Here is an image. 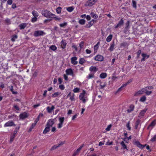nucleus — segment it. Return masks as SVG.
Returning a JSON list of instances; mask_svg holds the SVG:
<instances>
[{
	"label": "nucleus",
	"instance_id": "f257e3e1",
	"mask_svg": "<svg viewBox=\"0 0 156 156\" xmlns=\"http://www.w3.org/2000/svg\"><path fill=\"white\" fill-rule=\"evenodd\" d=\"M41 13L43 16L45 17L48 18L49 21H50V19H51L52 16H54V14L47 10H42Z\"/></svg>",
	"mask_w": 156,
	"mask_h": 156
},
{
	"label": "nucleus",
	"instance_id": "f03ea898",
	"mask_svg": "<svg viewBox=\"0 0 156 156\" xmlns=\"http://www.w3.org/2000/svg\"><path fill=\"white\" fill-rule=\"evenodd\" d=\"M86 91L83 90L82 93H81L79 96V99L81 100L83 103H85L88 99L87 97H85V95L86 94Z\"/></svg>",
	"mask_w": 156,
	"mask_h": 156
},
{
	"label": "nucleus",
	"instance_id": "7ed1b4c3",
	"mask_svg": "<svg viewBox=\"0 0 156 156\" xmlns=\"http://www.w3.org/2000/svg\"><path fill=\"white\" fill-rule=\"evenodd\" d=\"M46 33L43 31L41 30H37L34 31V36L36 37L43 36L45 35Z\"/></svg>",
	"mask_w": 156,
	"mask_h": 156
},
{
	"label": "nucleus",
	"instance_id": "20e7f679",
	"mask_svg": "<svg viewBox=\"0 0 156 156\" xmlns=\"http://www.w3.org/2000/svg\"><path fill=\"white\" fill-rule=\"evenodd\" d=\"M97 0H89L85 3V5L86 6H91L94 5Z\"/></svg>",
	"mask_w": 156,
	"mask_h": 156
},
{
	"label": "nucleus",
	"instance_id": "39448f33",
	"mask_svg": "<svg viewBox=\"0 0 156 156\" xmlns=\"http://www.w3.org/2000/svg\"><path fill=\"white\" fill-rule=\"evenodd\" d=\"M15 126V124L12 121H9L6 122L4 125L5 127Z\"/></svg>",
	"mask_w": 156,
	"mask_h": 156
},
{
	"label": "nucleus",
	"instance_id": "423d86ee",
	"mask_svg": "<svg viewBox=\"0 0 156 156\" xmlns=\"http://www.w3.org/2000/svg\"><path fill=\"white\" fill-rule=\"evenodd\" d=\"M94 59L95 61H102L103 60L104 57L102 55H98L94 57Z\"/></svg>",
	"mask_w": 156,
	"mask_h": 156
},
{
	"label": "nucleus",
	"instance_id": "0eeeda50",
	"mask_svg": "<svg viewBox=\"0 0 156 156\" xmlns=\"http://www.w3.org/2000/svg\"><path fill=\"white\" fill-rule=\"evenodd\" d=\"M55 123L54 119H50L49 120L46 124V126L49 127H51Z\"/></svg>",
	"mask_w": 156,
	"mask_h": 156
},
{
	"label": "nucleus",
	"instance_id": "6e6552de",
	"mask_svg": "<svg viewBox=\"0 0 156 156\" xmlns=\"http://www.w3.org/2000/svg\"><path fill=\"white\" fill-rule=\"evenodd\" d=\"M134 144L140 149L143 148L146 145H142L138 141H136L134 142Z\"/></svg>",
	"mask_w": 156,
	"mask_h": 156
},
{
	"label": "nucleus",
	"instance_id": "1a4fd4ad",
	"mask_svg": "<svg viewBox=\"0 0 156 156\" xmlns=\"http://www.w3.org/2000/svg\"><path fill=\"white\" fill-rule=\"evenodd\" d=\"M77 58L76 57H72L71 58V63L74 65H76L78 63V62L76 61Z\"/></svg>",
	"mask_w": 156,
	"mask_h": 156
},
{
	"label": "nucleus",
	"instance_id": "9d476101",
	"mask_svg": "<svg viewBox=\"0 0 156 156\" xmlns=\"http://www.w3.org/2000/svg\"><path fill=\"white\" fill-rule=\"evenodd\" d=\"M20 118L21 119H24L28 117L27 113L26 112H23L20 115Z\"/></svg>",
	"mask_w": 156,
	"mask_h": 156
},
{
	"label": "nucleus",
	"instance_id": "9b49d317",
	"mask_svg": "<svg viewBox=\"0 0 156 156\" xmlns=\"http://www.w3.org/2000/svg\"><path fill=\"white\" fill-rule=\"evenodd\" d=\"M83 144H82L80 147L73 154V156H76L78 154V153L80 151L82 148L83 147Z\"/></svg>",
	"mask_w": 156,
	"mask_h": 156
},
{
	"label": "nucleus",
	"instance_id": "f8f14e48",
	"mask_svg": "<svg viewBox=\"0 0 156 156\" xmlns=\"http://www.w3.org/2000/svg\"><path fill=\"white\" fill-rule=\"evenodd\" d=\"M55 107L54 105H52L51 107L48 106L46 108L47 111L48 113H51L52 111L55 109Z\"/></svg>",
	"mask_w": 156,
	"mask_h": 156
},
{
	"label": "nucleus",
	"instance_id": "ddd939ff",
	"mask_svg": "<svg viewBox=\"0 0 156 156\" xmlns=\"http://www.w3.org/2000/svg\"><path fill=\"white\" fill-rule=\"evenodd\" d=\"M67 43L66 41L63 39L62 40L61 42V47L62 48H65L66 46Z\"/></svg>",
	"mask_w": 156,
	"mask_h": 156
},
{
	"label": "nucleus",
	"instance_id": "4468645a",
	"mask_svg": "<svg viewBox=\"0 0 156 156\" xmlns=\"http://www.w3.org/2000/svg\"><path fill=\"white\" fill-rule=\"evenodd\" d=\"M142 56L143 58L141 60V62L144 61L147 58L149 57V55H148L144 53L142 54Z\"/></svg>",
	"mask_w": 156,
	"mask_h": 156
},
{
	"label": "nucleus",
	"instance_id": "2eb2a0df",
	"mask_svg": "<svg viewBox=\"0 0 156 156\" xmlns=\"http://www.w3.org/2000/svg\"><path fill=\"white\" fill-rule=\"evenodd\" d=\"M156 124V119H155L153 120L151 123L148 126V129L151 128L152 129L153 127H154Z\"/></svg>",
	"mask_w": 156,
	"mask_h": 156
},
{
	"label": "nucleus",
	"instance_id": "dca6fc26",
	"mask_svg": "<svg viewBox=\"0 0 156 156\" xmlns=\"http://www.w3.org/2000/svg\"><path fill=\"white\" fill-rule=\"evenodd\" d=\"M147 110V109L145 108L144 109L141 110L139 114V117H141L144 116Z\"/></svg>",
	"mask_w": 156,
	"mask_h": 156
},
{
	"label": "nucleus",
	"instance_id": "f3484780",
	"mask_svg": "<svg viewBox=\"0 0 156 156\" xmlns=\"http://www.w3.org/2000/svg\"><path fill=\"white\" fill-rule=\"evenodd\" d=\"M124 23V21L122 18L121 20L118 23L117 25L115 26V28H117L123 25Z\"/></svg>",
	"mask_w": 156,
	"mask_h": 156
},
{
	"label": "nucleus",
	"instance_id": "a211bd4d",
	"mask_svg": "<svg viewBox=\"0 0 156 156\" xmlns=\"http://www.w3.org/2000/svg\"><path fill=\"white\" fill-rule=\"evenodd\" d=\"M134 105H131L129 107V108L127 110V113H129L133 111L134 109Z\"/></svg>",
	"mask_w": 156,
	"mask_h": 156
},
{
	"label": "nucleus",
	"instance_id": "6ab92c4d",
	"mask_svg": "<svg viewBox=\"0 0 156 156\" xmlns=\"http://www.w3.org/2000/svg\"><path fill=\"white\" fill-rule=\"evenodd\" d=\"M153 89V87L152 86L147 87L144 88H143V90L144 92V93H146V92L148 91L149 90H151Z\"/></svg>",
	"mask_w": 156,
	"mask_h": 156
},
{
	"label": "nucleus",
	"instance_id": "aec40b11",
	"mask_svg": "<svg viewBox=\"0 0 156 156\" xmlns=\"http://www.w3.org/2000/svg\"><path fill=\"white\" fill-rule=\"evenodd\" d=\"M66 72L67 75H72L73 74V71L71 69H67Z\"/></svg>",
	"mask_w": 156,
	"mask_h": 156
},
{
	"label": "nucleus",
	"instance_id": "412c9836",
	"mask_svg": "<svg viewBox=\"0 0 156 156\" xmlns=\"http://www.w3.org/2000/svg\"><path fill=\"white\" fill-rule=\"evenodd\" d=\"M89 70L90 71L92 72V73H94L97 72L98 71V69L96 67L91 66L90 67Z\"/></svg>",
	"mask_w": 156,
	"mask_h": 156
},
{
	"label": "nucleus",
	"instance_id": "4be33fe9",
	"mask_svg": "<svg viewBox=\"0 0 156 156\" xmlns=\"http://www.w3.org/2000/svg\"><path fill=\"white\" fill-rule=\"evenodd\" d=\"M27 26V23H23L20 24L19 25V26L20 30L24 29Z\"/></svg>",
	"mask_w": 156,
	"mask_h": 156
},
{
	"label": "nucleus",
	"instance_id": "5701e85b",
	"mask_svg": "<svg viewBox=\"0 0 156 156\" xmlns=\"http://www.w3.org/2000/svg\"><path fill=\"white\" fill-rule=\"evenodd\" d=\"M144 93V92L143 88H142L140 90L136 92L135 94V96H138L140 94H142Z\"/></svg>",
	"mask_w": 156,
	"mask_h": 156
},
{
	"label": "nucleus",
	"instance_id": "b1692460",
	"mask_svg": "<svg viewBox=\"0 0 156 156\" xmlns=\"http://www.w3.org/2000/svg\"><path fill=\"white\" fill-rule=\"evenodd\" d=\"M94 20H92V21L89 22L86 25L85 27L87 28L90 27L93 25V23L92 22L94 21Z\"/></svg>",
	"mask_w": 156,
	"mask_h": 156
},
{
	"label": "nucleus",
	"instance_id": "393cba45",
	"mask_svg": "<svg viewBox=\"0 0 156 156\" xmlns=\"http://www.w3.org/2000/svg\"><path fill=\"white\" fill-rule=\"evenodd\" d=\"M50 130V127L48 126H46L45 129L43 131V133L46 134L48 132H49Z\"/></svg>",
	"mask_w": 156,
	"mask_h": 156
},
{
	"label": "nucleus",
	"instance_id": "a878e982",
	"mask_svg": "<svg viewBox=\"0 0 156 156\" xmlns=\"http://www.w3.org/2000/svg\"><path fill=\"white\" fill-rule=\"evenodd\" d=\"M94 73L91 72L90 73L88 76H87V79H90L94 77Z\"/></svg>",
	"mask_w": 156,
	"mask_h": 156
},
{
	"label": "nucleus",
	"instance_id": "bb28decb",
	"mask_svg": "<svg viewBox=\"0 0 156 156\" xmlns=\"http://www.w3.org/2000/svg\"><path fill=\"white\" fill-rule=\"evenodd\" d=\"M120 144L122 145V148L123 149H126L127 150H128L127 148V147L126 146V145L125 144L124 141H122V142H121V143H120Z\"/></svg>",
	"mask_w": 156,
	"mask_h": 156
},
{
	"label": "nucleus",
	"instance_id": "cd10ccee",
	"mask_svg": "<svg viewBox=\"0 0 156 156\" xmlns=\"http://www.w3.org/2000/svg\"><path fill=\"white\" fill-rule=\"evenodd\" d=\"M100 44L99 42H98L97 44L94 46V52L95 53L97 52V50L99 48L98 44Z\"/></svg>",
	"mask_w": 156,
	"mask_h": 156
},
{
	"label": "nucleus",
	"instance_id": "c85d7f7f",
	"mask_svg": "<svg viewBox=\"0 0 156 156\" xmlns=\"http://www.w3.org/2000/svg\"><path fill=\"white\" fill-rule=\"evenodd\" d=\"M32 13L34 17H37L38 16V13L35 10L33 11L32 12Z\"/></svg>",
	"mask_w": 156,
	"mask_h": 156
},
{
	"label": "nucleus",
	"instance_id": "c756f323",
	"mask_svg": "<svg viewBox=\"0 0 156 156\" xmlns=\"http://www.w3.org/2000/svg\"><path fill=\"white\" fill-rule=\"evenodd\" d=\"M107 76V74L105 73H101L100 75V77L101 79L105 78Z\"/></svg>",
	"mask_w": 156,
	"mask_h": 156
},
{
	"label": "nucleus",
	"instance_id": "7c9ffc66",
	"mask_svg": "<svg viewBox=\"0 0 156 156\" xmlns=\"http://www.w3.org/2000/svg\"><path fill=\"white\" fill-rule=\"evenodd\" d=\"M54 16H52V18L51 19H50V21H51L54 18L55 19V20H58L59 21L60 20V18L56 16L54 14Z\"/></svg>",
	"mask_w": 156,
	"mask_h": 156
},
{
	"label": "nucleus",
	"instance_id": "2f4dec72",
	"mask_svg": "<svg viewBox=\"0 0 156 156\" xmlns=\"http://www.w3.org/2000/svg\"><path fill=\"white\" fill-rule=\"evenodd\" d=\"M61 94V92H56L52 95V97L53 98H55Z\"/></svg>",
	"mask_w": 156,
	"mask_h": 156
},
{
	"label": "nucleus",
	"instance_id": "473e14b6",
	"mask_svg": "<svg viewBox=\"0 0 156 156\" xmlns=\"http://www.w3.org/2000/svg\"><path fill=\"white\" fill-rule=\"evenodd\" d=\"M86 21L84 19H80L79 21V23L81 25H84L85 24Z\"/></svg>",
	"mask_w": 156,
	"mask_h": 156
},
{
	"label": "nucleus",
	"instance_id": "72a5a7b5",
	"mask_svg": "<svg viewBox=\"0 0 156 156\" xmlns=\"http://www.w3.org/2000/svg\"><path fill=\"white\" fill-rule=\"evenodd\" d=\"M115 46V44L114 42H113L111 44L110 48L109 49V50L110 51H112L114 49V47Z\"/></svg>",
	"mask_w": 156,
	"mask_h": 156
},
{
	"label": "nucleus",
	"instance_id": "f704fd0d",
	"mask_svg": "<svg viewBox=\"0 0 156 156\" xmlns=\"http://www.w3.org/2000/svg\"><path fill=\"white\" fill-rule=\"evenodd\" d=\"M140 120L139 119H138L136 122L135 124V129H137L138 128V126L140 123Z\"/></svg>",
	"mask_w": 156,
	"mask_h": 156
},
{
	"label": "nucleus",
	"instance_id": "c9c22d12",
	"mask_svg": "<svg viewBox=\"0 0 156 156\" xmlns=\"http://www.w3.org/2000/svg\"><path fill=\"white\" fill-rule=\"evenodd\" d=\"M74 9V8L73 6L68 7L67 8V10L69 12H72Z\"/></svg>",
	"mask_w": 156,
	"mask_h": 156
},
{
	"label": "nucleus",
	"instance_id": "e433bc0d",
	"mask_svg": "<svg viewBox=\"0 0 156 156\" xmlns=\"http://www.w3.org/2000/svg\"><path fill=\"white\" fill-rule=\"evenodd\" d=\"M112 35H110L108 36L106 38V41L108 42H110L111 41L112 38Z\"/></svg>",
	"mask_w": 156,
	"mask_h": 156
},
{
	"label": "nucleus",
	"instance_id": "4c0bfd02",
	"mask_svg": "<svg viewBox=\"0 0 156 156\" xmlns=\"http://www.w3.org/2000/svg\"><path fill=\"white\" fill-rule=\"evenodd\" d=\"M85 62V59L83 58H81L80 59L79 63L80 64L83 65Z\"/></svg>",
	"mask_w": 156,
	"mask_h": 156
},
{
	"label": "nucleus",
	"instance_id": "58836bf2",
	"mask_svg": "<svg viewBox=\"0 0 156 156\" xmlns=\"http://www.w3.org/2000/svg\"><path fill=\"white\" fill-rule=\"evenodd\" d=\"M50 48L53 51H55L56 50L57 47L54 45H52L50 47Z\"/></svg>",
	"mask_w": 156,
	"mask_h": 156
},
{
	"label": "nucleus",
	"instance_id": "ea45409f",
	"mask_svg": "<svg viewBox=\"0 0 156 156\" xmlns=\"http://www.w3.org/2000/svg\"><path fill=\"white\" fill-rule=\"evenodd\" d=\"M90 15L94 19H97L98 18V15L96 14H94L93 12H91L90 13Z\"/></svg>",
	"mask_w": 156,
	"mask_h": 156
},
{
	"label": "nucleus",
	"instance_id": "a19ab883",
	"mask_svg": "<svg viewBox=\"0 0 156 156\" xmlns=\"http://www.w3.org/2000/svg\"><path fill=\"white\" fill-rule=\"evenodd\" d=\"M129 24L130 22L129 21H127L126 23V27L125 28L126 29H127L129 28Z\"/></svg>",
	"mask_w": 156,
	"mask_h": 156
},
{
	"label": "nucleus",
	"instance_id": "79ce46f5",
	"mask_svg": "<svg viewBox=\"0 0 156 156\" xmlns=\"http://www.w3.org/2000/svg\"><path fill=\"white\" fill-rule=\"evenodd\" d=\"M146 100V97L145 96H143L141 98L140 101L141 102H144Z\"/></svg>",
	"mask_w": 156,
	"mask_h": 156
},
{
	"label": "nucleus",
	"instance_id": "37998d69",
	"mask_svg": "<svg viewBox=\"0 0 156 156\" xmlns=\"http://www.w3.org/2000/svg\"><path fill=\"white\" fill-rule=\"evenodd\" d=\"M126 126L128 128V129L129 130H130L131 129V128L130 126V121H129L126 125Z\"/></svg>",
	"mask_w": 156,
	"mask_h": 156
},
{
	"label": "nucleus",
	"instance_id": "c03bdc74",
	"mask_svg": "<svg viewBox=\"0 0 156 156\" xmlns=\"http://www.w3.org/2000/svg\"><path fill=\"white\" fill-rule=\"evenodd\" d=\"M62 8L59 7L56 9V11L57 13L59 14L61 12Z\"/></svg>",
	"mask_w": 156,
	"mask_h": 156
},
{
	"label": "nucleus",
	"instance_id": "a18cd8bd",
	"mask_svg": "<svg viewBox=\"0 0 156 156\" xmlns=\"http://www.w3.org/2000/svg\"><path fill=\"white\" fill-rule=\"evenodd\" d=\"M15 136V135L13 134L11 135L10 140V143H12L13 141Z\"/></svg>",
	"mask_w": 156,
	"mask_h": 156
},
{
	"label": "nucleus",
	"instance_id": "49530a36",
	"mask_svg": "<svg viewBox=\"0 0 156 156\" xmlns=\"http://www.w3.org/2000/svg\"><path fill=\"white\" fill-rule=\"evenodd\" d=\"M132 6H133V7L134 8L136 9V2L135 1H134V0H132Z\"/></svg>",
	"mask_w": 156,
	"mask_h": 156
},
{
	"label": "nucleus",
	"instance_id": "de8ad7c7",
	"mask_svg": "<svg viewBox=\"0 0 156 156\" xmlns=\"http://www.w3.org/2000/svg\"><path fill=\"white\" fill-rule=\"evenodd\" d=\"M6 24L7 25H9L11 24V21L9 19L7 18L5 20Z\"/></svg>",
	"mask_w": 156,
	"mask_h": 156
},
{
	"label": "nucleus",
	"instance_id": "09e8293b",
	"mask_svg": "<svg viewBox=\"0 0 156 156\" xmlns=\"http://www.w3.org/2000/svg\"><path fill=\"white\" fill-rule=\"evenodd\" d=\"M64 119H65L64 117H59V121L60 122L59 123L63 124L64 120Z\"/></svg>",
	"mask_w": 156,
	"mask_h": 156
},
{
	"label": "nucleus",
	"instance_id": "8fccbe9b",
	"mask_svg": "<svg viewBox=\"0 0 156 156\" xmlns=\"http://www.w3.org/2000/svg\"><path fill=\"white\" fill-rule=\"evenodd\" d=\"M36 123H35V122L34 123H33L32 124V125L31 126V127H30V129H29V131H31L32 129L34 128V127L36 125Z\"/></svg>",
	"mask_w": 156,
	"mask_h": 156
},
{
	"label": "nucleus",
	"instance_id": "3c124183",
	"mask_svg": "<svg viewBox=\"0 0 156 156\" xmlns=\"http://www.w3.org/2000/svg\"><path fill=\"white\" fill-rule=\"evenodd\" d=\"M141 52V50H138L136 52L137 56L136 58H138L140 57V55Z\"/></svg>",
	"mask_w": 156,
	"mask_h": 156
},
{
	"label": "nucleus",
	"instance_id": "603ef678",
	"mask_svg": "<svg viewBox=\"0 0 156 156\" xmlns=\"http://www.w3.org/2000/svg\"><path fill=\"white\" fill-rule=\"evenodd\" d=\"M17 35H14L12 37L11 39V41H14L15 40V39H17Z\"/></svg>",
	"mask_w": 156,
	"mask_h": 156
},
{
	"label": "nucleus",
	"instance_id": "864d4df0",
	"mask_svg": "<svg viewBox=\"0 0 156 156\" xmlns=\"http://www.w3.org/2000/svg\"><path fill=\"white\" fill-rule=\"evenodd\" d=\"M84 42L83 41H81L79 44V46L80 47V49H82L84 46Z\"/></svg>",
	"mask_w": 156,
	"mask_h": 156
},
{
	"label": "nucleus",
	"instance_id": "5fc2aeb1",
	"mask_svg": "<svg viewBox=\"0 0 156 156\" xmlns=\"http://www.w3.org/2000/svg\"><path fill=\"white\" fill-rule=\"evenodd\" d=\"M80 88L78 87H76L74 89L73 91L74 93L78 92L79 91Z\"/></svg>",
	"mask_w": 156,
	"mask_h": 156
},
{
	"label": "nucleus",
	"instance_id": "6e6d98bb",
	"mask_svg": "<svg viewBox=\"0 0 156 156\" xmlns=\"http://www.w3.org/2000/svg\"><path fill=\"white\" fill-rule=\"evenodd\" d=\"M150 141L152 142L156 141V134L154 135L153 137L151 139Z\"/></svg>",
	"mask_w": 156,
	"mask_h": 156
},
{
	"label": "nucleus",
	"instance_id": "4d7b16f0",
	"mask_svg": "<svg viewBox=\"0 0 156 156\" xmlns=\"http://www.w3.org/2000/svg\"><path fill=\"white\" fill-rule=\"evenodd\" d=\"M59 88L62 90H64L65 89V87L64 85L61 84L59 86Z\"/></svg>",
	"mask_w": 156,
	"mask_h": 156
},
{
	"label": "nucleus",
	"instance_id": "13d9d810",
	"mask_svg": "<svg viewBox=\"0 0 156 156\" xmlns=\"http://www.w3.org/2000/svg\"><path fill=\"white\" fill-rule=\"evenodd\" d=\"M58 147V146L57 145H55L53 146L51 149V150L52 151L53 150H54L56 149Z\"/></svg>",
	"mask_w": 156,
	"mask_h": 156
},
{
	"label": "nucleus",
	"instance_id": "bf43d9fd",
	"mask_svg": "<svg viewBox=\"0 0 156 156\" xmlns=\"http://www.w3.org/2000/svg\"><path fill=\"white\" fill-rule=\"evenodd\" d=\"M112 125L111 124H110L109 125L108 127L106 128L105 130L107 131H109L110 130V129L111 128V127H112Z\"/></svg>",
	"mask_w": 156,
	"mask_h": 156
},
{
	"label": "nucleus",
	"instance_id": "052dcab7",
	"mask_svg": "<svg viewBox=\"0 0 156 156\" xmlns=\"http://www.w3.org/2000/svg\"><path fill=\"white\" fill-rule=\"evenodd\" d=\"M37 17H33L31 19V22H34L37 21Z\"/></svg>",
	"mask_w": 156,
	"mask_h": 156
},
{
	"label": "nucleus",
	"instance_id": "680f3d73",
	"mask_svg": "<svg viewBox=\"0 0 156 156\" xmlns=\"http://www.w3.org/2000/svg\"><path fill=\"white\" fill-rule=\"evenodd\" d=\"M41 114H39V115L37 116V118L34 121V122L36 123V124L37 122L39 120V117L40 116Z\"/></svg>",
	"mask_w": 156,
	"mask_h": 156
},
{
	"label": "nucleus",
	"instance_id": "e2e57ef3",
	"mask_svg": "<svg viewBox=\"0 0 156 156\" xmlns=\"http://www.w3.org/2000/svg\"><path fill=\"white\" fill-rule=\"evenodd\" d=\"M67 25V23H63L60 24H59V25L61 27H63L64 26H66Z\"/></svg>",
	"mask_w": 156,
	"mask_h": 156
},
{
	"label": "nucleus",
	"instance_id": "0e129e2a",
	"mask_svg": "<svg viewBox=\"0 0 156 156\" xmlns=\"http://www.w3.org/2000/svg\"><path fill=\"white\" fill-rule=\"evenodd\" d=\"M113 143V142L111 141L110 142H109V140H108L107 142L105 144L108 145H112Z\"/></svg>",
	"mask_w": 156,
	"mask_h": 156
},
{
	"label": "nucleus",
	"instance_id": "69168bd1",
	"mask_svg": "<svg viewBox=\"0 0 156 156\" xmlns=\"http://www.w3.org/2000/svg\"><path fill=\"white\" fill-rule=\"evenodd\" d=\"M7 3L8 4L11 5L12 4V0H8Z\"/></svg>",
	"mask_w": 156,
	"mask_h": 156
},
{
	"label": "nucleus",
	"instance_id": "338daca9",
	"mask_svg": "<svg viewBox=\"0 0 156 156\" xmlns=\"http://www.w3.org/2000/svg\"><path fill=\"white\" fill-rule=\"evenodd\" d=\"M5 87V85L3 82H1V84L0 85V88H3Z\"/></svg>",
	"mask_w": 156,
	"mask_h": 156
},
{
	"label": "nucleus",
	"instance_id": "774afa93",
	"mask_svg": "<svg viewBox=\"0 0 156 156\" xmlns=\"http://www.w3.org/2000/svg\"><path fill=\"white\" fill-rule=\"evenodd\" d=\"M106 86V84L105 83H104L102 85L100 84V86L101 89H103L104 87H105Z\"/></svg>",
	"mask_w": 156,
	"mask_h": 156
}]
</instances>
